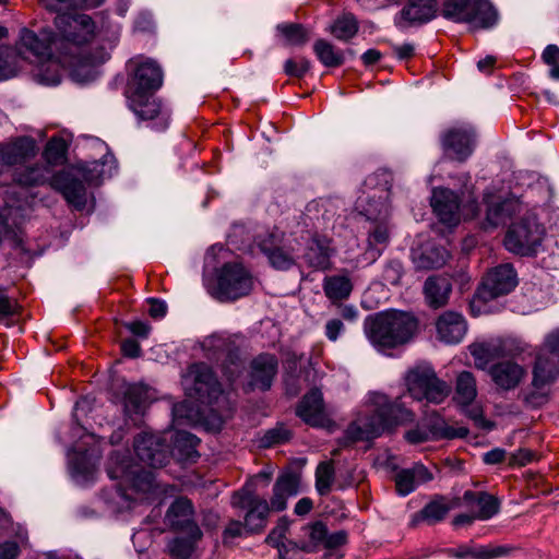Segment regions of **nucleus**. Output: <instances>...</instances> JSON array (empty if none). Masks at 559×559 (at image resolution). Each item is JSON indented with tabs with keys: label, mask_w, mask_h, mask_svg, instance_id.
I'll return each instance as SVG.
<instances>
[{
	"label": "nucleus",
	"mask_w": 559,
	"mask_h": 559,
	"mask_svg": "<svg viewBox=\"0 0 559 559\" xmlns=\"http://www.w3.org/2000/svg\"><path fill=\"white\" fill-rule=\"evenodd\" d=\"M278 371V359L272 354H260L249 365L246 392L269 391Z\"/></svg>",
	"instance_id": "f3484780"
},
{
	"label": "nucleus",
	"mask_w": 559,
	"mask_h": 559,
	"mask_svg": "<svg viewBox=\"0 0 559 559\" xmlns=\"http://www.w3.org/2000/svg\"><path fill=\"white\" fill-rule=\"evenodd\" d=\"M322 287L325 296L332 302L346 299L353 290V284L349 277L344 274L326 276L323 280Z\"/></svg>",
	"instance_id": "37998d69"
},
{
	"label": "nucleus",
	"mask_w": 559,
	"mask_h": 559,
	"mask_svg": "<svg viewBox=\"0 0 559 559\" xmlns=\"http://www.w3.org/2000/svg\"><path fill=\"white\" fill-rule=\"evenodd\" d=\"M313 50L318 59L325 67H338L344 62V55L336 50L334 46L324 39H319L313 45Z\"/></svg>",
	"instance_id": "de8ad7c7"
},
{
	"label": "nucleus",
	"mask_w": 559,
	"mask_h": 559,
	"mask_svg": "<svg viewBox=\"0 0 559 559\" xmlns=\"http://www.w3.org/2000/svg\"><path fill=\"white\" fill-rule=\"evenodd\" d=\"M50 176L48 166L35 164L16 174V181L22 186H38L45 183Z\"/></svg>",
	"instance_id": "49530a36"
},
{
	"label": "nucleus",
	"mask_w": 559,
	"mask_h": 559,
	"mask_svg": "<svg viewBox=\"0 0 559 559\" xmlns=\"http://www.w3.org/2000/svg\"><path fill=\"white\" fill-rule=\"evenodd\" d=\"M483 202L486 205V221L492 227L504 224L522 210L520 199L503 185H490L484 192Z\"/></svg>",
	"instance_id": "9b49d317"
},
{
	"label": "nucleus",
	"mask_w": 559,
	"mask_h": 559,
	"mask_svg": "<svg viewBox=\"0 0 559 559\" xmlns=\"http://www.w3.org/2000/svg\"><path fill=\"white\" fill-rule=\"evenodd\" d=\"M23 209L21 205H5L0 210V221L7 230L19 227L23 222Z\"/></svg>",
	"instance_id": "13d9d810"
},
{
	"label": "nucleus",
	"mask_w": 559,
	"mask_h": 559,
	"mask_svg": "<svg viewBox=\"0 0 559 559\" xmlns=\"http://www.w3.org/2000/svg\"><path fill=\"white\" fill-rule=\"evenodd\" d=\"M383 316L390 329L393 348L406 344L415 335L418 322L412 313L391 310L383 312Z\"/></svg>",
	"instance_id": "4be33fe9"
},
{
	"label": "nucleus",
	"mask_w": 559,
	"mask_h": 559,
	"mask_svg": "<svg viewBox=\"0 0 559 559\" xmlns=\"http://www.w3.org/2000/svg\"><path fill=\"white\" fill-rule=\"evenodd\" d=\"M300 479L294 473H285L277 477L273 486V495L269 502L270 511L281 512L287 508V499L300 491Z\"/></svg>",
	"instance_id": "c756f323"
},
{
	"label": "nucleus",
	"mask_w": 559,
	"mask_h": 559,
	"mask_svg": "<svg viewBox=\"0 0 559 559\" xmlns=\"http://www.w3.org/2000/svg\"><path fill=\"white\" fill-rule=\"evenodd\" d=\"M259 246L274 269L286 271L295 265L296 252L299 250L300 245L292 236L273 231L261 239Z\"/></svg>",
	"instance_id": "ddd939ff"
},
{
	"label": "nucleus",
	"mask_w": 559,
	"mask_h": 559,
	"mask_svg": "<svg viewBox=\"0 0 559 559\" xmlns=\"http://www.w3.org/2000/svg\"><path fill=\"white\" fill-rule=\"evenodd\" d=\"M404 380L407 392L416 401H426L439 405L447 400L451 392L448 383L439 379L433 368L428 364H420L411 368Z\"/></svg>",
	"instance_id": "39448f33"
},
{
	"label": "nucleus",
	"mask_w": 559,
	"mask_h": 559,
	"mask_svg": "<svg viewBox=\"0 0 559 559\" xmlns=\"http://www.w3.org/2000/svg\"><path fill=\"white\" fill-rule=\"evenodd\" d=\"M245 532V523L230 520L223 532V543L226 545L231 544L236 538L241 537Z\"/></svg>",
	"instance_id": "774afa93"
},
{
	"label": "nucleus",
	"mask_w": 559,
	"mask_h": 559,
	"mask_svg": "<svg viewBox=\"0 0 559 559\" xmlns=\"http://www.w3.org/2000/svg\"><path fill=\"white\" fill-rule=\"evenodd\" d=\"M334 480V467L331 462H322L316 471V488L319 495L325 496L330 492Z\"/></svg>",
	"instance_id": "603ef678"
},
{
	"label": "nucleus",
	"mask_w": 559,
	"mask_h": 559,
	"mask_svg": "<svg viewBox=\"0 0 559 559\" xmlns=\"http://www.w3.org/2000/svg\"><path fill=\"white\" fill-rule=\"evenodd\" d=\"M469 350L475 366L481 370L489 368L488 365L493 359L503 356V346L500 341L472 344Z\"/></svg>",
	"instance_id": "79ce46f5"
},
{
	"label": "nucleus",
	"mask_w": 559,
	"mask_h": 559,
	"mask_svg": "<svg viewBox=\"0 0 559 559\" xmlns=\"http://www.w3.org/2000/svg\"><path fill=\"white\" fill-rule=\"evenodd\" d=\"M403 275V265L400 261H390L383 270V281L390 285H399Z\"/></svg>",
	"instance_id": "e2e57ef3"
},
{
	"label": "nucleus",
	"mask_w": 559,
	"mask_h": 559,
	"mask_svg": "<svg viewBox=\"0 0 559 559\" xmlns=\"http://www.w3.org/2000/svg\"><path fill=\"white\" fill-rule=\"evenodd\" d=\"M107 473L111 479L119 480L118 495L128 501H144L154 490L151 472L133 464L127 452H114L108 459Z\"/></svg>",
	"instance_id": "7ed1b4c3"
},
{
	"label": "nucleus",
	"mask_w": 559,
	"mask_h": 559,
	"mask_svg": "<svg viewBox=\"0 0 559 559\" xmlns=\"http://www.w3.org/2000/svg\"><path fill=\"white\" fill-rule=\"evenodd\" d=\"M1 144L10 167L31 160L39 151L36 140L28 135L12 138Z\"/></svg>",
	"instance_id": "c85d7f7f"
},
{
	"label": "nucleus",
	"mask_w": 559,
	"mask_h": 559,
	"mask_svg": "<svg viewBox=\"0 0 559 559\" xmlns=\"http://www.w3.org/2000/svg\"><path fill=\"white\" fill-rule=\"evenodd\" d=\"M449 257V251L445 248L431 241L412 249V260L420 270L441 267Z\"/></svg>",
	"instance_id": "7c9ffc66"
},
{
	"label": "nucleus",
	"mask_w": 559,
	"mask_h": 559,
	"mask_svg": "<svg viewBox=\"0 0 559 559\" xmlns=\"http://www.w3.org/2000/svg\"><path fill=\"white\" fill-rule=\"evenodd\" d=\"M238 340V336L213 334L202 342V348L207 358H224L222 371L229 382L236 381L242 371Z\"/></svg>",
	"instance_id": "0eeeda50"
},
{
	"label": "nucleus",
	"mask_w": 559,
	"mask_h": 559,
	"mask_svg": "<svg viewBox=\"0 0 559 559\" xmlns=\"http://www.w3.org/2000/svg\"><path fill=\"white\" fill-rule=\"evenodd\" d=\"M289 438L290 431L284 426H277L264 433L261 443L263 447H272L274 444L285 442Z\"/></svg>",
	"instance_id": "052dcab7"
},
{
	"label": "nucleus",
	"mask_w": 559,
	"mask_h": 559,
	"mask_svg": "<svg viewBox=\"0 0 559 559\" xmlns=\"http://www.w3.org/2000/svg\"><path fill=\"white\" fill-rule=\"evenodd\" d=\"M545 237V228L535 216L528 215L514 223L509 228L504 246L519 255H533L542 246Z\"/></svg>",
	"instance_id": "1a4fd4ad"
},
{
	"label": "nucleus",
	"mask_w": 559,
	"mask_h": 559,
	"mask_svg": "<svg viewBox=\"0 0 559 559\" xmlns=\"http://www.w3.org/2000/svg\"><path fill=\"white\" fill-rule=\"evenodd\" d=\"M182 385L187 395L203 404L213 405L225 401L219 382L212 369L204 362L191 365L182 376Z\"/></svg>",
	"instance_id": "423d86ee"
},
{
	"label": "nucleus",
	"mask_w": 559,
	"mask_h": 559,
	"mask_svg": "<svg viewBox=\"0 0 559 559\" xmlns=\"http://www.w3.org/2000/svg\"><path fill=\"white\" fill-rule=\"evenodd\" d=\"M130 109L141 120H155L154 128L164 130L168 126L169 116L162 111L160 103L157 102L152 94H129L128 96Z\"/></svg>",
	"instance_id": "aec40b11"
},
{
	"label": "nucleus",
	"mask_w": 559,
	"mask_h": 559,
	"mask_svg": "<svg viewBox=\"0 0 559 559\" xmlns=\"http://www.w3.org/2000/svg\"><path fill=\"white\" fill-rule=\"evenodd\" d=\"M166 520L174 528L187 533L192 538L202 536L201 530L193 521V508L188 499H177L168 509Z\"/></svg>",
	"instance_id": "a878e982"
},
{
	"label": "nucleus",
	"mask_w": 559,
	"mask_h": 559,
	"mask_svg": "<svg viewBox=\"0 0 559 559\" xmlns=\"http://www.w3.org/2000/svg\"><path fill=\"white\" fill-rule=\"evenodd\" d=\"M310 69V62L307 59H288L285 61L284 70L287 75L300 78Z\"/></svg>",
	"instance_id": "0e129e2a"
},
{
	"label": "nucleus",
	"mask_w": 559,
	"mask_h": 559,
	"mask_svg": "<svg viewBox=\"0 0 559 559\" xmlns=\"http://www.w3.org/2000/svg\"><path fill=\"white\" fill-rule=\"evenodd\" d=\"M276 31L287 45L300 46L308 40V33L300 24H278Z\"/></svg>",
	"instance_id": "8fccbe9b"
},
{
	"label": "nucleus",
	"mask_w": 559,
	"mask_h": 559,
	"mask_svg": "<svg viewBox=\"0 0 559 559\" xmlns=\"http://www.w3.org/2000/svg\"><path fill=\"white\" fill-rule=\"evenodd\" d=\"M199 439L187 431H178L174 438L173 454L180 461H194L198 456Z\"/></svg>",
	"instance_id": "c03bdc74"
},
{
	"label": "nucleus",
	"mask_w": 559,
	"mask_h": 559,
	"mask_svg": "<svg viewBox=\"0 0 559 559\" xmlns=\"http://www.w3.org/2000/svg\"><path fill=\"white\" fill-rule=\"evenodd\" d=\"M488 373L500 390L511 391L523 381L526 370L514 360H502L491 365L488 368Z\"/></svg>",
	"instance_id": "bb28decb"
},
{
	"label": "nucleus",
	"mask_w": 559,
	"mask_h": 559,
	"mask_svg": "<svg viewBox=\"0 0 559 559\" xmlns=\"http://www.w3.org/2000/svg\"><path fill=\"white\" fill-rule=\"evenodd\" d=\"M451 290L450 280L443 276H430L424 286L427 304L435 309L441 308L448 302Z\"/></svg>",
	"instance_id": "58836bf2"
},
{
	"label": "nucleus",
	"mask_w": 559,
	"mask_h": 559,
	"mask_svg": "<svg viewBox=\"0 0 559 559\" xmlns=\"http://www.w3.org/2000/svg\"><path fill=\"white\" fill-rule=\"evenodd\" d=\"M533 385L550 386L559 378V355L538 353L532 370Z\"/></svg>",
	"instance_id": "473e14b6"
},
{
	"label": "nucleus",
	"mask_w": 559,
	"mask_h": 559,
	"mask_svg": "<svg viewBox=\"0 0 559 559\" xmlns=\"http://www.w3.org/2000/svg\"><path fill=\"white\" fill-rule=\"evenodd\" d=\"M477 396L476 380L472 372L462 371L456 378L455 399L461 405H469Z\"/></svg>",
	"instance_id": "a18cd8bd"
},
{
	"label": "nucleus",
	"mask_w": 559,
	"mask_h": 559,
	"mask_svg": "<svg viewBox=\"0 0 559 559\" xmlns=\"http://www.w3.org/2000/svg\"><path fill=\"white\" fill-rule=\"evenodd\" d=\"M76 61L69 57V55H61V50H57L55 53L45 60L43 63L36 64L35 79L45 85H57L61 82L62 69L68 66L73 69V75L80 76V71L85 68H90L86 63L80 66H71L70 62ZM91 69H88V73Z\"/></svg>",
	"instance_id": "a211bd4d"
},
{
	"label": "nucleus",
	"mask_w": 559,
	"mask_h": 559,
	"mask_svg": "<svg viewBox=\"0 0 559 559\" xmlns=\"http://www.w3.org/2000/svg\"><path fill=\"white\" fill-rule=\"evenodd\" d=\"M431 206L439 219L449 226H455L460 222L459 197L445 188H437L432 191Z\"/></svg>",
	"instance_id": "cd10ccee"
},
{
	"label": "nucleus",
	"mask_w": 559,
	"mask_h": 559,
	"mask_svg": "<svg viewBox=\"0 0 559 559\" xmlns=\"http://www.w3.org/2000/svg\"><path fill=\"white\" fill-rule=\"evenodd\" d=\"M467 9L466 23L473 28H490L497 23V11L488 0H472Z\"/></svg>",
	"instance_id": "4c0bfd02"
},
{
	"label": "nucleus",
	"mask_w": 559,
	"mask_h": 559,
	"mask_svg": "<svg viewBox=\"0 0 559 559\" xmlns=\"http://www.w3.org/2000/svg\"><path fill=\"white\" fill-rule=\"evenodd\" d=\"M468 330L467 322L462 313L445 311L436 321L437 337L449 345L463 341Z\"/></svg>",
	"instance_id": "b1692460"
},
{
	"label": "nucleus",
	"mask_w": 559,
	"mask_h": 559,
	"mask_svg": "<svg viewBox=\"0 0 559 559\" xmlns=\"http://www.w3.org/2000/svg\"><path fill=\"white\" fill-rule=\"evenodd\" d=\"M14 50L21 59L37 64L49 59L52 53L60 50V47L52 31L43 28L39 33H36L32 29L23 28L20 32Z\"/></svg>",
	"instance_id": "9d476101"
},
{
	"label": "nucleus",
	"mask_w": 559,
	"mask_h": 559,
	"mask_svg": "<svg viewBox=\"0 0 559 559\" xmlns=\"http://www.w3.org/2000/svg\"><path fill=\"white\" fill-rule=\"evenodd\" d=\"M364 333L368 341L379 350L393 348L390 329L383 312L368 316L365 319Z\"/></svg>",
	"instance_id": "72a5a7b5"
},
{
	"label": "nucleus",
	"mask_w": 559,
	"mask_h": 559,
	"mask_svg": "<svg viewBox=\"0 0 559 559\" xmlns=\"http://www.w3.org/2000/svg\"><path fill=\"white\" fill-rule=\"evenodd\" d=\"M93 145L102 153L100 159L78 164L75 173L60 171L50 178V186L60 192L66 201L78 211L85 209L87 192L81 178L90 185H99L104 179L112 176L116 170V159L109 154L107 145L93 140Z\"/></svg>",
	"instance_id": "f257e3e1"
},
{
	"label": "nucleus",
	"mask_w": 559,
	"mask_h": 559,
	"mask_svg": "<svg viewBox=\"0 0 559 559\" xmlns=\"http://www.w3.org/2000/svg\"><path fill=\"white\" fill-rule=\"evenodd\" d=\"M332 249L325 239H312L304 253L307 265L313 270L324 271L331 266Z\"/></svg>",
	"instance_id": "ea45409f"
},
{
	"label": "nucleus",
	"mask_w": 559,
	"mask_h": 559,
	"mask_svg": "<svg viewBox=\"0 0 559 559\" xmlns=\"http://www.w3.org/2000/svg\"><path fill=\"white\" fill-rule=\"evenodd\" d=\"M163 84V71L152 59H145L138 63L133 76L128 83L129 94H152Z\"/></svg>",
	"instance_id": "6ab92c4d"
},
{
	"label": "nucleus",
	"mask_w": 559,
	"mask_h": 559,
	"mask_svg": "<svg viewBox=\"0 0 559 559\" xmlns=\"http://www.w3.org/2000/svg\"><path fill=\"white\" fill-rule=\"evenodd\" d=\"M463 501L468 507H477V511L474 513L477 520L480 521L489 520L500 511L499 499L485 491L466 490L463 495Z\"/></svg>",
	"instance_id": "e433bc0d"
},
{
	"label": "nucleus",
	"mask_w": 559,
	"mask_h": 559,
	"mask_svg": "<svg viewBox=\"0 0 559 559\" xmlns=\"http://www.w3.org/2000/svg\"><path fill=\"white\" fill-rule=\"evenodd\" d=\"M133 447L139 460L147 466L157 468L169 461V447L160 435L142 432L135 437Z\"/></svg>",
	"instance_id": "2eb2a0df"
},
{
	"label": "nucleus",
	"mask_w": 559,
	"mask_h": 559,
	"mask_svg": "<svg viewBox=\"0 0 559 559\" xmlns=\"http://www.w3.org/2000/svg\"><path fill=\"white\" fill-rule=\"evenodd\" d=\"M436 432H438L441 437L453 439V438H464L468 435V429L466 427H451L444 424V421L440 420L435 426Z\"/></svg>",
	"instance_id": "338daca9"
},
{
	"label": "nucleus",
	"mask_w": 559,
	"mask_h": 559,
	"mask_svg": "<svg viewBox=\"0 0 559 559\" xmlns=\"http://www.w3.org/2000/svg\"><path fill=\"white\" fill-rule=\"evenodd\" d=\"M66 152V141L62 138L55 136L47 142L43 155L48 164L56 165L62 162Z\"/></svg>",
	"instance_id": "4d7b16f0"
},
{
	"label": "nucleus",
	"mask_w": 559,
	"mask_h": 559,
	"mask_svg": "<svg viewBox=\"0 0 559 559\" xmlns=\"http://www.w3.org/2000/svg\"><path fill=\"white\" fill-rule=\"evenodd\" d=\"M20 56L10 47H0V81L9 80L16 75L20 69Z\"/></svg>",
	"instance_id": "09e8293b"
},
{
	"label": "nucleus",
	"mask_w": 559,
	"mask_h": 559,
	"mask_svg": "<svg viewBox=\"0 0 559 559\" xmlns=\"http://www.w3.org/2000/svg\"><path fill=\"white\" fill-rule=\"evenodd\" d=\"M518 285L516 273L511 264H501L491 269L484 277L478 296L484 301L512 292Z\"/></svg>",
	"instance_id": "dca6fc26"
},
{
	"label": "nucleus",
	"mask_w": 559,
	"mask_h": 559,
	"mask_svg": "<svg viewBox=\"0 0 559 559\" xmlns=\"http://www.w3.org/2000/svg\"><path fill=\"white\" fill-rule=\"evenodd\" d=\"M437 0H408L407 4L395 16V25L405 28L415 24H424L436 16Z\"/></svg>",
	"instance_id": "5701e85b"
},
{
	"label": "nucleus",
	"mask_w": 559,
	"mask_h": 559,
	"mask_svg": "<svg viewBox=\"0 0 559 559\" xmlns=\"http://www.w3.org/2000/svg\"><path fill=\"white\" fill-rule=\"evenodd\" d=\"M432 474L423 464H415L411 468H404L395 475L396 490L401 496H407L418 486L432 479Z\"/></svg>",
	"instance_id": "c9c22d12"
},
{
	"label": "nucleus",
	"mask_w": 559,
	"mask_h": 559,
	"mask_svg": "<svg viewBox=\"0 0 559 559\" xmlns=\"http://www.w3.org/2000/svg\"><path fill=\"white\" fill-rule=\"evenodd\" d=\"M444 155L455 162H465L476 146V133L468 123H455L440 136Z\"/></svg>",
	"instance_id": "4468645a"
},
{
	"label": "nucleus",
	"mask_w": 559,
	"mask_h": 559,
	"mask_svg": "<svg viewBox=\"0 0 559 559\" xmlns=\"http://www.w3.org/2000/svg\"><path fill=\"white\" fill-rule=\"evenodd\" d=\"M389 189L386 187L373 188L357 200L360 213L371 222L388 221L390 216Z\"/></svg>",
	"instance_id": "412c9836"
},
{
	"label": "nucleus",
	"mask_w": 559,
	"mask_h": 559,
	"mask_svg": "<svg viewBox=\"0 0 559 559\" xmlns=\"http://www.w3.org/2000/svg\"><path fill=\"white\" fill-rule=\"evenodd\" d=\"M472 0H448L444 3L442 14L444 17L459 23H466L467 20V7Z\"/></svg>",
	"instance_id": "5fc2aeb1"
},
{
	"label": "nucleus",
	"mask_w": 559,
	"mask_h": 559,
	"mask_svg": "<svg viewBox=\"0 0 559 559\" xmlns=\"http://www.w3.org/2000/svg\"><path fill=\"white\" fill-rule=\"evenodd\" d=\"M173 413L176 417L187 418L189 421L204 419L203 414L199 409L194 411L191 407V403L189 401H183L179 404H176L173 408Z\"/></svg>",
	"instance_id": "680f3d73"
},
{
	"label": "nucleus",
	"mask_w": 559,
	"mask_h": 559,
	"mask_svg": "<svg viewBox=\"0 0 559 559\" xmlns=\"http://www.w3.org/2000/svg\"><path fill=\"white\" fill-rule=\"evenodd\" d=\"M200 538H192L190 535L187 537L174 538L168 544L170 555L176 559H187L194 550V544Z\"/></svg>",
	"instance_id": "6e6d98bb"
},
{
	"label": "nucleus",
	"mask_w": 559,
	"mask_h": 559,
	"mask_svg": "<svg viewBox=\"0 0 559 559\" xmlns=\"http://www.w3.org/2000/svg\"><path fill=\"white\" fill-rule=\"evenodd\" d=\"M288 526L289 522L287 519H281L277 525L270 532L265 539L269 545L277 548L280 559H284V550L287 548L285 539Z\"/></svg>",
	"instance_id": "864d4df0"
},
{
	"label": "nucleus",
	"mask_w": 559,
	"mask_h": 559,
	"mask_svg": "<svg viewBox=\"0 0 559 559\" xmlns=\"http://www.w3.org/2000/svg\"><path fill=\"white\" fill-rule=\"evenodd\" d=\"M55 25L58 29L57 41L61 55H69L78 61L70 62L71 66L86 63L84 57H88L85 45L94 36L95 24L86 14H58L55 17Z\"/></svg>",
	"instance_id": "20e7f679"
},
{
	"label": "nucleus",
	"mask_w": 559,
	"mask_h": 559,
	"mask_svg": "<svg viewBox=\"0 0 559 559\" xmlns=\"http://www.w3.org/2000/svg\"><path fill=\"white\" fill-rule=\"evenodd\" d=\"M297 415L311 426H323L325 413L321 391L314 389L305 395L297 408Z\"/></svg>",
	"instance_id": "f704fd0d"
},
{
	"label": "nucleus",
	"mask_w": 559,
	"mask_h": 559,
	"mask_svg": "<svg viewBox=\"0 0 559 559\" xmlns=\"http://www.w3.org/2000/svg\"><path fill=\"white\" fill-rule=\"evenodd\" d=\"M231 506L248 510L245 515L246 533H258L266 526L271 512L269 502L254 493L251 483L246 484L240 490L234 492Z\"/></svg>",
	"instance_id": "f8f14e48"
},
{
	"label": "nucleus",
	"mask_w": 559,
	"mask_h": 559,
	"mask_svg": "<svg viewBox=\"0 0 559 559\" xmlns=\"http://www.w3.org/2000/svg\"><path fill=\"white\" fill-rule=\"evenodd\" d=\"M308 530V536L310 538L311 545H309L311 548L317 546H323L326 538L328 530L325 525L322 522H316L309 527Z\"/></svg>",
	"instance_id": "69168bd1"
},
{
	"label": "nucleus",
	"mask_w": 559,
	"mask_h": 559,
	"mask_svg": "<svg viewBox=\"0 0 559 559\" xmlns=\"http://www.w3.org/2000/svg\"><path fill=\"white\" fill-rule=\"evenodd\" d=\"M371 402L373 414L359 417L346 429V438L350 442L377 438L386 430L399 425L414 421V413L406 408L400 400L390 401L386 395L373 393Z\"/></svg>",
	"instance_id": "f03ea898"
},
{
	"label": "nucleus",
	"mask_w": 559,
	"mask_h": 559,
	"mask_svg": "<svg viewBox=\"0 0 559 559\" xmlns=\"http://www.w3.org/2000/svg\"><path fill=\"white\" fill-rule=\"evenodd\" d=\"M331 33L340 40H348L358 32V23L350 14L338 17L330 27Z\"/></svg>",
	"instance_id": "3c124183"
},
{
	"label": "nucleus",
	"mask_w": 559,
	"mask_h": 559,
	"mask_svg": "<svg viewBox=\"0 0 559 559\" xmlns=\"http://www.w3.org/2000/svg\"><path fill=\"white\" fill-rule=\"evenodd\" d=\"M549 388L550 386L538 388L533 385L532 382L531 389L523 393V402L532 408L542 407L549 400Z\"/></svg>",
	"instance_id": "bf43d9fd"
},
{
	"label": "nucleus",
	"mask_w": 559,
	"mask_h": 559,
	"mask_svg": "<svg viewBox=\"0 0 559 559\" xmlns=\"http://www.w3.org/2000/svg\"><path fill=\"white\" fill-rule=\"evenodd\" d=\"M450 510L451 506L447 499L444 497H437L413 515L412 525H417L421 521L430 525L436 524L442 521Z\"/></svg>",
	"instance_id": "a19ab883"
},
{
	"label": "nucleus",
	"mask_w": 559,
	"mask_h": 559,
	"mask_svg": "<svg viewBox=\"0 0 559 559\" xmlns=\"http://www.w3.org/2000/svg\"><path fill=\"white\" fill-rule=\"evenodd\" d=\"M253 287L251 274L240 263L224 264L217 272L212 295L219 301L236 300L247 296Z\"/></svg>",
	"instance_id": "6e6552de"
},
{
	"label": "nucleus",
	"mask_w": 559,
	"mask_h": 559,
	"mask_svg": "<svg viewBox=\"0 0 559 559\" xmlns=\"http://www.w3.org/2000/svg\"><path fill=\"white\" fill-rule=\"evenodd\" d=\"M121 28L119 23H112L108 19L103 20L98 33L102 45L95 52H88V57H84L90 69L109 59L110 51L120 40Z\"/></svg>",
	"instance_id": "393cba45"
},
{
	"label": "nucleus",
	"mask_w": 559,
	"mask_h": 559,
	"mask_svg": "<svg viewBox=\"0 0 559 559\" xmlns=\"http://www.w3.org/2000/svg\"><path fill=\"white\" fill-rule=\"evenodd\" d=\"M148 401L147 388L142 384H126L123 388V413L127 418L138 424L144 414Z\"/></svg>",
	"instance_id": "2f4dec72"
}]
</instances>
